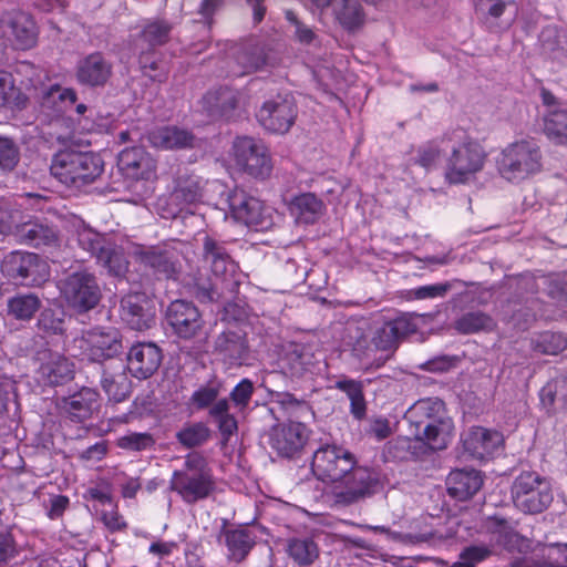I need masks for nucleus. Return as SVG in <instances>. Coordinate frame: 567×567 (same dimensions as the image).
Segmentation results:
<instances>
[{"label": "nucleus", "mask_w": 567, "mask_h": 567, "mask_svg": "<svg viewBox=\"0 0 567 567\" xmlns=\"http://www.w3.org/2000/svg\"><path fill=\"white\" fill-rule=\"evenodd\" d=\"M223 536L228 558L236 563L244 560L255 545V536L247 528L225 529Z\"/></svg>", "instance_id": "obj_40"}, {"label": "nucleus", "mask_w": 567, "mask_h": 567, "mask_svg": "<svg viewBox=\"0 0 567 567\" xmlns=\"http://www.w3.org/2000/svg\"><path fill=\"white\" fill-rule=\"evenodd\" d=\"M542 101L547 107L544 132L555 143L567 144V107L554 94L542 90Z\"/></svg>", "instance_id": "obj_21"}, {"label": "nucleus", "mask_w": 567, "mask_h": 567, "mask_svg": "<svg viewBox=\"0 0 567 567\" xmlns=\"http://www.w3.org/2000/svg\"><path fill=\"white\" fill-rule=\"evenodd\" d=\"M224 188L219 181H203L199 176L188 175L178 178L172 199L181 206L179 210H183L187 205L209 199L207 194L210 190L223 194Z\"/></svg>", "instance_id": "obj_20"}, {"label": "nucleus", "mask_w": 567, "mask_h": 567, "mask_svg": "<svg viewBox=\"0 0 567 567\" xmlns=\"http://www.w3.org/2000/svg\"><path fill=\"white\" fill-rule=\"evenodd\" d=\"M121 318L134 330H144L151 327L154 312L143 293H130L121 300Z\"/></svg>", "instance_id": "obj_27"}, {"label": "nucleus", "mask_w": 567, "mask_h": 567, "mask_svg": "<svg viewBox=\"0 0 567 567\" xmlns=\"http://www.w3.org/2000/svg\"><path fill=\"white\" fill-rule=\"evenodd\" d=\"M0 231L14 233L21 243L34 247L50 246L56 241L52 228L34 221L18 224L16 215L8 214L3 205H0Z\"/></svg>", "instance_id": "obj_16"}, {"label": "nucleus", "mask_w": 567, "mask_h": 567, "mask_svg": "<svg viewBox=\"0 0 567 567\" xmlns=\"http://www.w3.org/2000/svg\"><path fill=\"white\" fill-rule=\"evenodd\" d=\"M131 254L158 279H176L181 272L179 254L175 249L134 246Z\"/></svg>", "instance_id": "obj_14"}, {"label": "nucleus", "mask_w": 567, "mask_h": 567, "mask_svg": "<svg viewBox=\"0 0 567 567\" xmlns=\"http://www.w3.org/2000/svg\"><path fill=\"white\" fill-rule=\"evenodd\" d=\"M169 485L188 504L207 498L215 489L212 471L199 453L186 456L184 467L173 473Z\"/></svg>", "instance_id": "obj_4"}, {"label": "nucleus", "mask_w": 567, "mask_h": 567, "mask_svg": "<svg viewBox=\"0 0 567 567\" xmlns=\"http://www.w3.org/2000/svg\"><path fill=\"white\" fill-rule=\"evenodd\" d=\"M483 532L488 536V546L496 551L497 547H502L508 551H513L516 545L522 547L528 546V539L522 537L516 532V524L498 515L487 517L482 525Z\"/></svg>", "instance_id": "obj_18"}, {"label": "nucleus", "mask_w": 567, "mask_h": 567, "mask_svg": "<svg viewBox=\"0 0 567 567\" xmlns=\"http://www.w3.org/2000/svg\"><path fill=\"white\" fill-rule=\"evenodd\" d=\"M74 227L78 244L84 251L95 257L109 274L115 277L125 275L128 261L122 247L111 243L104 235L96 233L81 219L74 223Z\"/></svg>", "instance_id": "obj_6"}, {"label": "nucleus", "mask_w": 567, "mask_h": 567, "mask_svg": "<svg viewBox=\"0 0 567 567\" xmlns=\"http://www.w3.org/2000/svg\"><path fill=\"white\" fill-rule=\"evenodd\" d=\"M289 556L299 565H309L318 556L317 545L309 538H292L288 543Z\"/></svg>", "instance_id": "obj_49"}, {"label": "nucleus", "mask_w": 567, "mask_h": 567, "mask_svg": "<svg viewBox=\"0 0 567 567\" xmlns=\"http://www.w3.org/2000/svg\"><path fill=\"white\" fill-rule=\"evenodd\" d=\"M542 169V152L533 138H522L506 145L498 158L499 175L512 183H519Z\"/></svg>", "instance_id": "obj_5"}, {"label": "nucleus", "mask_w": 567, "mask_h": 567, "mask_svg": "<svg viewBox=\"0 0 567 567\" xmlns=\"http://www.w3.org/2000/svg\"><path fill=\"white\" fill-rule=\"evenodd\" d=\"M454 424L451 417L444 419L434 423H429L425 426L412 427L410 433L416 441L422 442L431 450H444L452 440Z\"/></svg>", "instance_id": "obj_30"}, {"label": "nucleus", "mask_w": 567, "mask_h": 567, "mask_svg": "<svg viewBox=\"0 0 567 567\" xmlns=\"http://www.w3.org/2000/svg\"><path fill=\"white\" fill-rule=\"evenodd\" d=\"M226 202L234 219L248 227L267 230L274 225V209L243 189L229 192Z\"/></svg>", "instance_id": "obj_10"}, {"label": "nucleus", "mask_w": 567, "mask_h": 567, "mask_svg": "<svg viewBox=\"0 0 567 567\" xmlns=\"http://www.w3.org/2000/svg\"><path fill=\"white\" fill-rule=\"evenodd\" d=\"M38 379L44 385H59L73 378V364L59 353H49L41 363Z\"/></svg>", "instance_id": "obj_34"}, {"label": "nucleus", "mask_w": 567, "mask_h": 567, "mask_svg": "<svg viewBox=\"0 0 567 567\" xmlns=\"http://www.w3.org/2000/svg\"><path fill=\"white\" fill-rule=\"evenodd\" d=\"M118 167L132 179H151L156 173V161L143 147L123 150L118 155Z\"/></svg>", "instance_id": "obj_26"}, {"label": "nucleus", "mask_w": 567, "mask_h": 567, "mask_svg": "<svg viewBox=\"0 0 567 567\" xmlns=\"http://www.w3.org/2000/svg\"><path fill=\"white\" fill-rule=\"evenodd\" d=\"M24 104L25 97L16 87L12 74L0 71V106L22 109Z\"/></svg>", "instance_id": "obj_47"}, {"label": "nucleus", "mask_w": 567, "mask_h": 567, "mask_svg": "<svg viewBox=\"0 0 567 567\" xmlns=\"http://www.w3.org/2000/svg\"><path fill=\"white\" fill-rule=\"evenodd\" d=\"M449 417L444 402L437 398H425L416 401L405 414V419L410 423V429L425 426L429 423Z\"/></svg>", "instance_id": "obj_32"}, {"label": "nucleus", "mask_w": 567, "mask_h": 567, "mask_svg": "<svg viewBox=\"0 0 567 567\" xmlns=\"http://www.w3.org/2000/svg\"><path fill=\"white\" fill-rule=\"evenodd\" d=\"M2 272L14 281L24 286H37L49 277V267L45 261L33 252L11 251L2 261Z\"/></svg>", "instance_id": "obj_11"}, {"label": "nucleus", "mask_w": 567, "mask_h": 567, "mask_svg": "<svg viewBox=\"0 0 567 567\" xmlns=\"http://www.w3.org/2000/svg\"><path fill=\"white\" fill-rule=\"evenodd\" d=\"M495 551L488 545H473L464 548L452 567H476Z\"/></svg>", "instance_id": "obj_51"}, {"label": "nucleus", "mask_w": 567, "mask_h": 567, "mask_svg": "<svg viewBox=\"0 0 567 567\" xmlns=\"http://www.w3.org/2000/svg\"><path fill=\"white\" fill-rule=\"evenodd\" d=\"M238 63L241 65L243 70L236 73V75H243L261 69L266 63V59L261 51L255 50L251 52H243L238 56Z\"/></svg>", "instance_id": "obj_58"}, {"label": "nucleus", "mask_w": 567, "mask_h": 567, "mask_svg": "<svg viewBox=\"0 0 567 567\" xmlns=\"http://www.w3.org/2000/svg\"><path fill=\"white\" fill-rule=\"evenodd\" d=\"M155 440L150 433L130 432L116 440V445L126 451L141 452L153 447Z\"/></svg>", "instance_id": "obj_53"}, {"label": "nucleus", "mask_w": 567, "mask_h": 567, "mask_svg": "<svg viewBox=\"0 0 567 567\" xmlns=\"http://www.w3.org/2000/svg\"><path fill=\"white\" fill-rule=\"evenodd\" d=\"M254 384L249 379H243L230 392V399L235 406L243 411L245 410L252 396Z\"/></svg>", "instance_id": "obj_57"}, {"label": "nucleus", "mask_w": 567, "mask_h": 567, "mask_svg": "<svg viewBox=\"0 0 567 567\" xmlns=\"http://www.w3.org/2000/svg\"><path fill=\"white\" fill-rule=\"evenodd\" d=\"M18 551L10 536L0 537V567H4Z\"/></svg>", "instance_id": "obj_63"}, {"label": "nucleus", "mask_w": 567, "mask_h": 567, "mask_svg": "<svg viewBox=\"0 0 567 567\" xmlns=\"http://www.w3.org/2000/svg\"><path fill=\"white\" fill-rule=\"evenodd\" d=\"M296 117L295 103L287 95L280 94L266 100L256 113L258 123L266 131L274 134L287 133L293 125Z\"/></svg>", "instance_id": "obj_13"}, {"label": "nucleus", "mask_w": 567, "mask_h": 567, "mask_svg": "<svg viewBox=\"0 0 567 567\" xmlns=\"http://www.w3.org/2000/svg\"><path fill=\"white\" fill-rule=\"evenodd\" d=\"M41 306L32 293L17 295L8 300V315L17 320H30Z\"/></svg>", "instance_id": "obj_44"}, {"label": "nucleus", "mask_w": 567, "mask_h": 567, "mask_svg": "<svg viewBox=\"0 0 567 567\" xmlns=\"http://www.w3.org/2000/svg\"><path fill=\"white\" fill-rule=\"evenodd\" d=\"M449 494L460 501L471 498L483 485V477L476 470L457 468L446 480Z\"/></svg>", "instance_id": "obj_33"}, {"label": "nucleus", "mask_w": 567, "mask_h": 567, "mask_svg": "<svg viewBox=\"0 0 567 567\" xmlns=\"http://www.w3.org/2000/svg\"><path fill=\"white\" fill-rule=\"evenodd\" d=\"M503 435L482 426L471 427L462 434V445L465 453L475 460L492 457L503 444Z\"/></svg>", "instance_id": "obj_19"}, {"label": "nucleus", "mask_w": 567, "mask_h": 567, "mask_svg": "<svg viewBox=\"0 0 567 567\" xmlns=\"http://www.w3.org/2000/svg\"><path fill=\"white\" fill-rule=\"evenodd\" d=\"M309 355L305 353H300L298 351H292L288 353L282 360V369L291 377H302L306 372L309 371Z\"/></svg>", "instance_id": "obj_55"}, {"label": "nucleus", "mask_w": 567, "mask_h": 567, "mask_svg": "<svg viewBox=\"0 0 567 567\" xmlns=\"http://www.w3.org/2000/svg\"><path fill=\"white\" fill-rule=\"evenodd\" d=\"M216 348L233 363L243 364L248 359V342L241 330H227L216 340Z\"/></svg>", "instance_id": "obj_39"}, {"label": "nucleus", "mask_w": 567, "mask_h": 567, "mask_svg": "<svg viewBox=\"0 0 567 567\" xmlns=\"http://www.w3.org/2000/svg\"><path fill=\"white\" fill-rule=\"evenodd\" d=\"M39 327L50 333H62L64 330V321L60 317H55L52 310H44L39 319Z\"/></svg>", "instance_id": "obj_60"}, {"label": "nucleus", "mask_w": 567, "mask_h": 567, "mask_svg": "<svg viewBox=\"0 0 567 567\" xmlns=\"http://www.w3.org/2000/svg\"><path fill=\"white\" fill-rule=\"evenodd\" d=\"M233 156L237 166L254 177H266L271 172L268 148L254 137H237L233 144Z\"/></svg>", "instance_id": "obj_12"}, {"label": "nucleus", "mask_w": 567, "mask_h": 567, "mask_svg": "<svg viewBox=\"0 0 567 567\" xmlns=\"http://www.w3.org/2000/svg\"><path fill=\"white\" fill-rule=\"evenodd\" d=\"M76 102V93L73 89L62 87L58 84L51 85L43 92L42 107L54 113H63Z\"/></svg>", "instance_id": "obj_42"}, {"label": "nucleus", "mask_w": 567, "mask_h": 567, "mask_svg": "<svg viewBox=\"0 0 567 567\" xmlns=\"http://www.w3.org/2000/svg\"><path fill=\"white\" fill-rule=\"evenodd\" d=\"M166 320L174 332L184 339L196 337L204 324L198 309L192 302L185 300L171 302L166 310Z\"/></svg>", "instance_id": "obj_17"}, {"label": "nucleus", "mask_w": 567, "mask_h": 567, "mask_svg": "<svg viewBox=\"0 0 567 567\" xmlns=\"http://www.w3.org/2000/svg\"><path fill=\"white\" fill-rule=\"evenodd\" d=\"M97 406L99 393L90 388L81 389L64 402V410L72 420L78 422L91 417Z\"/></svg>", "instance_id": "obj_38"}, {"label": "nucleus", "mask_w": 567, "mask_h": 567, "mask_svg": "<svg viewBox=\"0 0 567 567\" xmlns=\"http://www.w3.org/2000/svg\"><path fill=\"white\" fill-rule=\"evenodd\" d=\"M113 65L100 52L81 59L75 69L76 81L87 86H103L112 75Z\"/></svg>", "instance_id": "obj_25"}, {"label": "nucleus", "mask_w": 567, "mask_h": 567, "mask_svg": "<svg viewBox=\"0 0 567 567\" xmlns=\"http://www.w3.org/2000/svg\"><path fill=\"white\" fill-rule=\"evenodd\" d=\"M148 141L157 148L179 150L193 147L196 138L185 128L177 126H163L150 132Z\"/></svg>", "instance_id": "obj_35"}, {"label": "nucleus", "mask_w": 567, "mask_h": 567, "mask_svg": "<svg viewBox=\"0 0 567 567\" xmlns=\"http://www.w3.org/2000/svg\"><path fill=\"white\" fill-rule=\"evenodd\" d=\"M65 300L80 311L94 308L100 300V289L95 277L87 271L73 272L61 284Z\"/></svg>", "instance_id": "obj_15"}, {"label": "nucleus", "mask_w": 567, "mask_h": 567, "mask_svg": "<svg viewBox=\"0 0 567 567\" xmlns=\"http://www.w3.org/2000/svg\"><path fill=\"white\" fill-rule=\"evenodd\" d=\"M161 362L162 351L152 342H141L133 346L127 355V369L133 377L140 380L153 375Z\"/></svg>", "instance_id": "obj_22"}, {"label": "nucleus", "mask_w": 567, "mask_h": 567, "mask_svg": "<svg viewBox=\"0 0 567 567\" xmlns=\"http://www.w3.org/2000/svg\"><path fill=\"white\" fill-rule=\"evenodd\" d=\"M204 257L210 264L212 271L216 277L221 278L227 286H235L237 281L233 278L236 271V264L230 259L223 245L206 236L204 240Z\"/></svg>", "instance_id": "obj_28"}, {"label": "nucleus", "mask_w": 567, "mask_h": 567, "mask_svg": "<svg viewBox=\"0 0 567 567\" xmlns=\"http://www.w3.org/2000/svg\"><path fill=\"white\" fill-rule=\"evenodd\" d=\"M72 351L82 359L102 362L121 353L122 337L114 328H94L74 338Z\"/></svg>", "instance_id": "obj_8"}, {"label": "nucleus", "mask_w": 567, "mask_h": 567, "mask_svg": "<svg viewBox=\"0 0 567 567\" xmlns=\"http://www.w3.org/2000/svg\"><path fill=\"white\" fill-rule=\"evenodd\" d=\"M218 423V429L224 437V441L227 442L231 435L237 432L238 425L235 416L233 414L219 417L216 420Z\"/></svg>", "instance_id": "obj_64"}, {"label": "nucleus", "mask_w": 567, "mask_h": 567, "mask_svg": "<svg viewBox=\"0 0 567 567\" xmlns=\"http://www.w3.org/2000/svg\"><path fill=\"white\" fill-rule=\"evenodd\" d=\"M323 208L322 200L311 193L296 196L289 206L296 220L303 224L315 223L321 216Z\"/></svg>", "instance_id": "obj_41"}, {"label": "nucleus", "mask_w": 567, "mask_h": 567, "mask_svg": "<svg viewBox=\"0 0 567 567\" xmlns=\"http://www.w3.org/2000/svg\"><path fill=\"white\" fill-rule=\"evenodd\" d=\"M334 388L344 392L349 400L363 392V386L360 381L348 378H341L336 381Z\"/></svg>", "instance_id": "obj_62"}, {"label": "nucleus", "mask_w": 567, "mask_h": 567, "mask_svg": "<svg viewBox=\"0 0 567 567\" xmlns=\"http://www.w3.org/2000/svg\"><path fill=\"white\" fill-rule=\"evenodd\" d=\"M104 163L92 152L63 150L52 159L51 173L62 184L81 188L93 183L103 172Z\"/></svg>", "instance_id": "obj_3"}, {"label": "nucleus", "mask_w": 567, "mask_h": 567, "mask_svg": "<svg viewBox=\"0 0 567 567\" xmlns=\"http://www.w3.org/2000/svg\"><path fill=\"white\" fill-rule=\"evenodd\" d=\"M218 395V389L204 386L196 390L192 395V402L197 408L203 409L212 404Z\"/></svg>", "instance_id": "obj_61"}, {"label": "nucleus", "mask_w": 567, "mask_h": 567, "mask_svg": "<svg viewBox=\"0 0 567 567\" xmlns=\"http://www.w3.org/2000/svg\"><path fill=\"white\" fill-rule=\"evenodd\" d=\"M451 289L449 282H437L432 285H425L416 288H412L406 291L408 300H424L444 297Z\"/></svg>", "instance_id": "obj_54"}, {"label": "nucleus", "mask_w": 567, "mask_h": 567, "mask_svg": "<svg viewBox=\"0 0 567 567\" xmlns=\"http://www.w3.org/2000/svg\"><path fill=\"white\" fill-rule=\"evenodd\" d=\"M441 144L451 151L445 167V178L449 183L465 184L483 169L487 153L463 128L446 133Z\"/></svg>", "instance_id": "obj_2"}, {"label": "nucleus", "mask_w": 567, "mask_h": 567, "mask_svg": "<svg viewBox=\"0 0 567 567\" xmlns=\"http://www.w3.org/2000/svg\"><path fill=\"white\" fill-rule=\"evenodd\" d=\"M101 385L109 399L114 402L124 401L130 394L131 384L124 372L114 374L104 372Z\"/></svg>", "instance_id": "obj_45"}, {"label": "nucleus", "mask_w": 567, "mask_h": 567, "mask_svg": "<svg viewBox=\"0 0 567 567\" xmlns=\"http://www.w3.org/2000/svg\"><path fill=\"white\" fill-rule=\"evenodd\" d=\"M238 102L239 93L228 87L210 91L203 97V106L213 117H230Z\"/></svg>", "instance_id": "obj_36"}, {"label": "nucleus", "mask_w": 567, "mask_h": 567, "mask_svg": "<svg viewBox=\"0 0 567 567\" xmlns=\"http://www.w3.org/2000/svg\"><path fill=\"white\" fill-rule=\"evenodd\" d=\"M315 476L330 483L334 502L349 505L373 494L379 485L377 474L357 464L355 456L337 444L321 445L312 457Z\"/></svg>", "instance_id": "obj_1"}, {"label": "nucleus", "mask_w": 567, "mask_h": 567, "mask_svg": "<svg viewBox=\"0 0 567 567\" xmlns=\"http://www.w3.org/2000/svg\"><path fill=\"white\" fill-rule=\"evenodd\" d=\"M308 430L300 422L275 426L270 433V445L280 455L290 457L306 444Z\"/></svg>", "instance_id": "obj_23"}, {"label": "nucleus", "mask_w": 567, "mask_h": 567, "mask_svg": "<svg viewBox=\"0 0 567 567\" xmlns=\"http://www.w3.org/2000/svg\"><path fill=\"white\" fill-rule=\"evenodd\" d=\"M416 329L413 318L406 315L399 316L377 328L370 344L365 346L363 339L358 340L353 352L360 359H371L375 351H393L403 338L416 332Z\"/></svg>", "instance_id": "obj_9"}, {"label": "nucleus", "mask_w": 567, "mask_h": 567, "mask_svg": "<svg viewBox=\"0 0 567 567\" xmlns=\"http://www.w3.org/2000/svg\"><path fill=\"white\" fill-rule=\"evenodd\" d=\"M331 11L346 29H354L363 21V13L355 0H334Z\"/></svg>", "instance_id": "obj_43"}, {"label": "nucleus", "mask_w": 567, "mask_h": 567, "mask_svg": "<svg viewBox=\"0 0 567 567\" xmlns=\"http://www.w3.org/2000/svg\"><path fill=\"white\" fill-rule=\"evenodd\" d=\"M176 436L182 445L190 449L205 443L209 437V430L203 423H194L183 427Z\"/></svg>", "instance_id": "obj_52"}, {"label": "nucleus", "mask_w": 567, "mask_h": 567, "mask_svg": "<svg viewBox=\"0 0 567 567\" xmlns=\"http://www.w3.org/2000/svg\"><path fill=\"white\" fill-rule=\"evenodd\" d=\"M169 31L171 27L166 22L155 21L148 23L144 28L141 39L135 44L134 52H138L141 55L138 59L140 66L143 70L144 74L150 76L151 79L155 80L156 75L150 73L148 69L151 71L156 70L157 63L155 61H152L150 64L147 63V58L145 56L144 52V43L147 44V49L161 45L167 41Z\"/></svg>", "instance_id": "obj_29"}, {"label": "nucleus", "mask_w": 567, "mask_h": 567, "mask_svg": "<svg viewBox=\"0 0 567 567\" xmlns=\"http://www.w3.org/2000/svg\"><path fill=\"white\" fill-rule=\"evenodd\" d=\"M19 162V148L14 142L0 136V169L12 171Z\"/></svg>", "instance_id": "obj_56"}, {"label": "nucleus", "mask_w": 567, "mask_h": 567, "mask_svg": "<svg viewBox=\"0 0 567 567\" xmlns=\"http://www.w3.org/2000/svg\"><path fill=\"white\" fill-rule=\"evenodd\" d=\"M494 327L491 317L482 312H467L454 322V328L464 334L489 331Z\"/></svg>", "instance_id": "obj_46"}, {"label": "nucleus", "mask_w": 567, "mask_h": 567, "mask_svg": "<svg viewBox=\"0 0 567 567\" xmlns=\"http://www.w3.org/2000/svg\"><path fill=\"white\" fill-rule=\"evenodd\" d=\"M544 406L550 408L556 402L567 406V377H558L547 382L539 393Z\"/></svg>", "instance_id": "obj_48"}, {"label": "nucleus", "mask_w": 567, "mask_h": 567, "mask_svg": "<svg viewBox=\"0 0 567 567\" xmlns=\"http://www.w3.org/2000/svg\"><path fill=\"white\" fill-rule=\"evenodd\" d=\"M517 551L520 554L514 558L511 563L512 567H561L563 564L553 560V556L557 553V549L553 546L537 544L533 546V543L528 539V546L522 547L516 545Z\"/></svg>", "instance_id": "obj_31"}, {"label": "nucleus", "mask_w": 567, "mask_h": 567, "mask_svg": "<svg viewBox=\"0 0 567 567\" xmlns=\"http://www.w3.org/2000/svg\"><path fill=\"white\" fill-rule=\"evenodd\" d=\"M512 501L524 514H539L546 511L554 499L549 482L536 472H523L513 482Z\"/></svg>", "instance_id": "obj_7"}, {"label": "nucleus", "mask_w": 567, "mask_h": 567, "mask_svg": "<svg viewBox=\"0 0 567 567\" xmlns=\"http://www.w3.org/2000/svg\"><path fill=\"white\" fill-rule=\"evenodd\" d=\"M533 349L543 354H557L567 348V338L558 332L546 331L532 342Z\"/></svg>", "instance_id": "obj_50"}, {"label": "nucleus", "mask_w": 567, "mask_h": 567, "mask_svg": "<svg viewBox=\"0 0 567 567\" xmlns=\"http://www.w3.org/2000/svg\"><path fill=\"white\" fill-rule=\"evenodd\" d=\"M475 12L484 21L487 28L493 32H501L507 30L514 18L508 19L504 24L497 23L499 19L507 10L508 7L514 6L513 1L503 0H473Z\"/></svg>", "instance_id": "obj_37"}, {"label": "nucleus", "mask_w": 567, "mask_h": 567, "mask_svg": "<svg viewBox=\"0 0 567 567\" xmlns=\"http://www.w3.org/2000/svg\"><path fill=\"white\" fill-rule=\"evenodd\" d=\"M12 37L19 49L25 50L35 44L37 28L33 19L25 12H16L8 20L0 19V38ZM3 42L0 40V50Z\"/></svg>", "instance_id": "obj_24"}, {"label": "nucleus", "mask_w": 567, "mask_h": 567, "mask_svg": "<svg viewBox=\"0 0 567 567\" xmlns=\"http://www.w3.org/2000/svg\"><path fill=\"white\" fill-rule=\"evenodd\" d=\"M442 148L437 142H430L421 146L417 152V163L425 168L434 166L440 159Z\"/></svg>", "instance_id": "obj_59"}]
</instances>
